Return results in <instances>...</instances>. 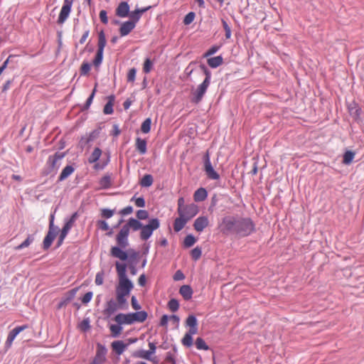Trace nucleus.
<instances>
[{
    "label": "nucleus",
    "mask_w": 364,
    "mask_h": 364,
    "mask_svg": "<svg viewBox=\"0 0 364 364\" xmlns=\"http://www.w3.org/2000/svg\"><path fill=\"white\" fill-rule=\"evenodd\" d=\"M220 232L225 236L246 237L256 231L255 223L250 217L225 215L218 224Z\"/></svg>",
    "instance_id": "nucleus-1"
},
{
    "label": "nucleus",
    "mask_w": 364,
    "mask_h": 364,
    "mask_svg": "<svg viewBox=\"0 0 364 364\" xmlns=\"http://www.w3.org/2000/svg\"><path fill=\"white\" fill-rule=\"evenodd\" d=\"M115 267L119 279V284L116 287V302L119 305V309L125 310L129 306L126 296L133 289L134 284L127 275L126 263L116 262Z\"/></svg>",
    "instance_id": "nucleus-2"
},
{
    "label": "nucleus",
    "mask_w": 364,
    "mask_h": 364,
    "mask_svg": "<svg viewBox=\"0 0 364 364\" xmlns=\"http://www.w3.org/2000/svg\"><path fill=\"white\" fill-rule=\"evenodd\" d=\"M132 228L129 225L127 221L121 228L118 234L116 235L117 246L112 247L110 249V255L112 257L118 258L124 262L128 259V253L124 251L129 245L128 237Z\"/></svg>",
    "instance_id": "nucleus-3"
},
{
    "label": "nucleus",
    "mask_w": 364,
    "mask_h": 364,
    "mask_svg": "<svg viewBox=\"0 0 364 364\" xmlns=\"http://www.w3.org/2000/svg\"><path fill=\"white\" fill-rule=\"evenodd\" d=\"M129 225L132 228V231L141 230L140 238L142 240H147L151 237L153 232L160 227V220L157 218H151L146 225H144L141 221L130 218L128 220Z\"/></svg>",
    "instance_id": "nucleus-4"
},
{
    "label": "nucleus",
    "mask_w": 364,
    "mask_h": 364,
    "mask_svg": "<svg viewBox=\"0 0 364 364\" xmlns=\"http://www.w3.org/2000/svg\"><path fill=\"white\" fill-rule=\"evenodd\" d=\"M65 152H56L53 155L48 156L46 165L41 171V175L47 176L50 174L54 176L59 167L60 164L58 163L59 160L63 159L65 156Z\"/></svg>",
    "instance_id": "nucleus-5"
},
{
    "label": "nucleus",
    "mask_w": 364,
    "mask_h": 364,
    "mask_svg": "<svg viewBox=\"0 0 364 364\" xmlns=\"http://www.w3.org/2000/svg\"><path fill=\"white\" fill-rule=\"evenodd\" d=\"M54 215L51 214L49 218L48 231L43 240L42 248L43 250H48L50 247L59 232L58 226L54 225Z\"/></svg>",
    "instance_id": "nucleus-6"
},
{
    "label": "nucleus",
    "mask_w": 364,
    "mask_h": 364,
    "mask_svg": "<svg viewBox=\"0 0 364 364\" xmlns=\"http://www.w3.org/2000/svg\"><path fill=\"white\" fill-rule=\"evenodd\" d=\"M203 171L208 178L210 180L220 179V174L214 169L211 161L210 155L208 150L203 156Z\"/></svg>",
    "instance_id": "nucleus-7"
},
{
    "label": "nucleus",
    "mask_w": 364,
    "mask_h": 364,
    "mask_svg": "<svg viewBox=\"0 0 364 364\" xmlns=\"http://www.w3.org/2000/svg\"><path fill=\"white\" fill-rule=\"evenodd\" d=\"M102 155V150L99 147L95 148L91 155L89 156L87 161L89 164H95L94 168L96 170L103 169L109 162V156H107L106 161H103L102 164L96 163L100 158Z\"/></svg>",
    "instance_id": "nucleus-8"
},
{
    "label": "nucleus",
    "mask_w": 364,
    "mask_h": 364,
    "mask_svg": "<svg viewBox=\"0 0 364 364\" xmlns=\"http://www.w3.org/2000/svg\"><path fill=\"white\" fill-rule=\"evenodd\" d=\"M73 1L74 0H64L57 20V23L58 25H63L69 17Z\"/></svg>",
    "instance_id": "nucleus-9"
},
{
    "label": "nucleus",
    "mask_w": 364,
    "mask_h": 364,
    "mask_svg": "<svg viewBox=\"0 0 364 364\" xmlns=\"http://www.w3.org/2000/svg\"><path fill=\"white\" fill-rule=\"evenodd\" d=\"M210 84V83L208 82V81H203V82L198 86L196 90L193 92L191 100V102L196 105L200 103L202 101Z\"/></svg>",
    "instance_id": "nucleus-10"
},
{
    "label": "nucleus",
    "mask_w": 364,
    "mask_h": 364,
    "mask_svg": "<svg viewBox=\"0 0 364 364\" xmlns=\"http://www.w3.org/2000/svg\"><path fill=\"white\" fill-rule=\"evenodd\" d=\"M180 211L181 214L183 215V217L187 219L188 221L194 218L199 212V208L197 205L192 203L188 205H186L184 208L182 210H177V212Z\"/></svg>",
    "instance_id": "nucleus-11"
},
{
    "label": "nucleus",
    "mask_w": 364,
    "mask_h": 364,
    "mask_svg": "<svg viewBox=\"0 0 364 364\" xmlns=\"http://www.w3.org/2000/svg\"><path fill=\"white\" fill-rule=\"evenodd\" d=\"M107 353V349L105 346L97 343L96 345V353L92 361L97 364H103L106 361Z\"/></svg>",
    "instance_id": "nucleus-12"
},
{
    "label": "nucleus",
    "mask_w": 364,
    "mask_h": 364,
    "mask_svg": "<svg viewBox=\"0 0 364 364\" xmlns=\"http://www.w3.org/2000/svg\"><path fill=\"white\" fill-rule=\"evenodd\" d=\"M79 287L73 288L64 294L57 305V309L60 310L66 306L75 296Z\"/></svg>",
    "instance_id": "nucleus-13"
},
{
    "label": "nucleus",
    "mask_w": 364,
    "mask_h": 364,
    "mask_svg": "<svg viewBox=\"0 0 364 364\" xmlns=\"http://www.w3.org/2000/svg\"><path fill=\"white\" fill-rule=\"evenodd\" d=\"M118 309H119V305L117 304L116 301L111 299L107 301L105 308L103 310V314L105 316L106 318H108Z\"/></svg>",
    "instance_id": "nucleus-14"
},
{
    "label": "nucleus",
    "mask_w": 364,
    "mask_h": 364,
    "mask_svg": "<svg viewBox=\"0 0 364 364\" xmlns=\"http://www.w3.org/2000/svg\"><path fill=\"white\" fill-rule=\"evenodd\" d=\"M27 328H28L27 325H23V326H18L15 327L14 329H12L9 332V333L7 336V339L5 343V346L6 348H9L11 346L12 342L14 341L15 338L17 336V335H18L21 331H23L24 329H26Z\"/></svg>",
    "instance_id": "nucleus-15"
},
{
    "label": "nucleus",
    "mask_w": 364,
    "mask_h": 364,
    "mask_svg": "<svg viewBox=\"0 0 364 364\" xmlns=\"http://www.w3.org/2000/svg\"><path fill=\"white\" fill-rule=\"evenodd\" d=\"M113 320L119 324H121L122 326L124 324L127 325H131L133 324V320H132V316L131 313L129 314H123L119 313L117 315H116Z\"/></svg>",
    "instance_id": "nucleus-16"
},
{
    "label": "nucleus",
    "mask_w": 364,
    "mask_h": 364,
    "mask_svg": "<svg viewBox=\"0 0 364 364\" xmlns=\"http://www.w3.org/2000/svg\"><path fill=\"white\" fill-rule=\"evenodd\" d=\"M209 225V220L207 216L203 215L197 218L193 223V228L197 232H202Z\"/></svg>",
    "instance_id": "nucleus-17"
},
{
    "label": "nucleus",
    "mask_w": 364,
    "mask_h": 364,
    "mask_svg": "<svg viewBox=\"0 0 364 364\" xmlns=\"http://www.w3.org/2000/svg\"><path fill=\"white\" fill-rule=\"evenodd\" d=\"M130 11V6L127 1H122L119 3L115 10L116 15L121 18L128 16Z\"/></svg>",
    "instance_id": "nucleus-18"
},
{
    "label": "nucleus",
    "mask_w": 364,
    "mask_h": 364,
    "mask_svg": "<svg viewBox=\"0 0 364 364\" xmlns=\"http://www.w3.org/2000/svg\"><path fill=\"white\" fill-rule=\"evenodd\" d=\"M136 25L130 21H127L121 23L119 32L121 36H126L129 35L132 30L134 29Z\"/></svg>",
    "instance_id": "nucleus-19"
},
{
    "label": "nucleus",
    "mask_w": 364,
    "mask_h": 364,
    "mask_svg": "<svg viewBox=\"0 0 364 364\" xmlns=\"http://www.w3.org/2000/svg\"><path fill=\"white\" fill-rule=\"evenodd\" d=\"M178 217L174 220L173 230L176 232H180L188 222L187 219L183 217L180 211H178Z\"/></svg>",
    "instance_id": "nucleus-20"
},
{
    "label": "nucleus",
    "mask_w": 364,
    "mask_h": 364,
    "mask_svg": "<svg viewBox=\"0 0 364 364\" xmlns=\"http://www.w3.org/2000/svg\"><path fill=\"white\" fill-rule=\"evenodd\" d=\"M348 109L350 114L355 119H358L360 117L362 109L359 105L355 101H353L348 105Z\"/></svg>",
    "instance_id": "nucleus-21"
},
{
    "label": "nucleus",
    "mask_w": 364,
    "mask_h": 364,
    "mask_svg": "<svg viewBox=\"0 0 364 364\" xmlns=\"http://www.w3.org/2000/svg\"><path fill=\"white\" fill-rule=\"evenodd\" d=\"M128 344L124 343L122 341H114L111 343L113 351L118 355H122L127 348Z\"/></svg>",
    "instance_id": "nucleus-22"
},
{
    "label": "nucleus",
    "mask_w": 364,
    "mask_h": 364,
    "mask_svg": "<svg viewBox=\"0 0 364 364\" xmlns=\"http://www.w3.org/2000/svg\"><path fill=\"white\" fill-rule=\"evenodd\" d=\"M136 150L141 155H144L147 151V141L145 139L136 137L135 141Z\"/></svg>",
    "instance_id": "nucleus-23"
},
{
    "label": "nucleus",
    "mask_w": 364,
    "mask_h": 364,
    "mask_svg": "<svg viewBox=\"0 0 364 364\" xmlns=\"http://www.w3.org/2000/svg\"><path fill=\"white\" fill-rule=\"evenodd\" d=\"M186 324L189 326V331L198 333V320L195 315H188L186 320Z\"/></svg>",
    "instance_id": "nucleus-24"
},
{
    "label": "nucleus",
    "mask_w": 364,
    "mask_h": 364,
    "mask_svg": "<svg viewBox=\"0 0 364 364\" xmlns=\"http://www.w3.org/2000/svg\"><path fill=\"white\" fill-rule=\"evenodd\" d=\"M193 291L190 285L184 284L179 289V294L184 300L188 301L192 298Z\"/></svg>",
    "instance_id": "nucleus-25"
},
{
    "label": "nucleus",
    "mask_w": 364,
    "mask_h": 364,
    "mask_svg": "<svg viewBox=\"0 0 364 364\" xmlns=\"http://www.w3.org/2000/svg\"><path fill=\"white\" fill-rule=\"evenodd\" d=\"M132 316V320L134 323H143L148 318V314L145 311H136V312L131 313Z\"/></svg>",
    "instance_id": "nucleus-26"
},
{
    "label": "nucleus",
    "mask_w": 364,
    "mask_h": 364,
    "mask_svg": "<svg viewBox=\"0 0 364 364\" xmlns=\"http://www.w3.org/2000/svg\"><path fill=\"white\" fill-rule=\"evenodd\" d=\"M78 217V212L76 211L69 218H65V223L63 228L70 232Z\"/></svg>",
    "instance_id": "nucleus-27"
},
{
    "label": "nucleus",
    "mask_w": 364,
    "mask_h": 364,
    "mask_svg": "<svg viewBox=\"0 0 364 364\" xmlns=\"http://www.w3.org/2000/svg\"><path fill=\"white\" fill-rule=\"evenodd\" d=\"M208 197V191L205 188H199L193 194V199L196 202H202Z\"/></svg>",
    "instance_id": "nucleus-28"
},
{
    "label": "nucleus",
    "mask_w": 364,
    "mask_h": 364,
    "mask_svg": "<svg viewBox=\"0 0 364 364\" xmlns=\"http://www.w3.org/2000/svg\"><path fill=\"white\" fill-rule=\"evenodd\" d=\"M75 171V168L72 165H67L61 171L58 182L65 181Z\"/></svg>",
    "instance_id": "nucleus-29"
},
{
    "label": "nucleus",
    "mask_w": 364,
    "mask_h": 364,
    "mask_svg": "<svg viewBox=\"0 0 364 364\" xmlns=\"http://www.w3.org/2000/svg\"><path fill=\"white\" fill-rule=\"evenodd\" d=\"M107 102L105 104L103 112L105 114H112L114 112L113 105L115 100V96L114 95H111L107 97Z\"/></svg>",
    "instance_id": "nucleus-30"
},
{
    "label": "nucleus",
    "mask_w": 364,
    "mask_h": 364,
    "mask_svg": "<svg viewBox=\"0 0 364 364\" xmlns=\"http://www.w3.org/2000/svg\"><path fill=\"white\" fill-rule=\"evenodd\" d=\"M208 65L212 68H217L223 63L222 55L209 58L207 60Z\"/></svg>",
    "instance_id": "nucleus-31"
},
{
    "label": "nucleus",
    "mask_w": 364,
    "mask_h": 364,
    "mask_svg": "<svg viewBox=\"0 0 364 364\" xmlns=\"http://www.w3.org/2000/svg\"><path fill=\"white\" fill-rule=\"evenodd\" d=\"M107 44V40L105 34L103 30L98 33V42H97V51L103 52L105 47Z\"/></svg>",
    "instance_id": "nucleus-32"
},
{
    "label": "nucleus",
    "mask_w": 364,
    "mask_h": 364,
    "mask_svg": "<svg viewBox=\"0 0 364 364\" xmlns=\"http://www.w3.org/2000/svg\"><path fill=\"white\" fill-rule=\"evenodd\" d=\"M196 333V332L188 331L182 338L181 343L186 347H191L193 345V335Z\"/></svg>",
    "instance_id": "nucleus-33"
},
{
    "label": "nucleus",
    "mask_w": 364,
    "mask_h": 364,
    "mask_svg": "<svg viewBox=\"0 0 364 364\" xmlns=\"http://www.w3.org/2000/svg\"><path fill=\"white\" fill-rule=\"evenodd\" d=\"M197 242V238L192 234L186 235L183 240V246L184 248H189Z\"/></svg>",
    "instance_id": "nucleus-34"
},
{
    "label": "nucleus",
    "mask_w": 364,
    "mask_h": 364,
    "mask_svg": "<svg viewBox=\"0 0 364 364\" xmlns=\"http://www.w3.org/2000/svg\"><path fill=\"white\" fill-rule=\"evenodd\" d=\"M34 240H35L34 235H28V237H26V239L22 243H21L18 246L15 247L14 249L16 250H20L23 248H26V247H28L34 241Z\"/></svg>",
    "instance_id": "nucleus-35"
},
{
    "label": "nucleus",
    "mask_w": 364,
    "mask_h": 364,
    "mask_svg": "<svg viewBox=\"0 0 364 364\" xmlns=\"http://www.w3.org/2000/svg\"><path fill=\"white\" fill-rule=\"evenodd\" d=\"M154 182L153 176L151 174H145L141 179L139 184L142 187H150Z\"/></svg>",
    "instance_id": "nucleus-36"
},
{
    "label": "nucleus",
    "mask_w": 364,
    "mask_h": 364,
    "mask_svg": "<svg viewBox=\"0 0 364 364\" xmlns=\"http://www.w3.org/2000/svg\"><path fill=\"white\" fill-rule=\"evenodd\" d=\"M355 152L350 150L346 151L343 156V164L349 165L353 161L355 157Z\"/></svg>",
    "instance_id": "nucleus-37"
},
{
    "label": "nucleus",
    "mask_w": 364,
    "mask_h": 364,
    "mask_svg": "<svg viewBox=\"0 0 364 364\" xmlns=\"http://www.w3.org/2000/svg\"><path fill=\"white\" fill-rule=\"evenodd\" d=\"M123 328L121 324H112L109 326V330L111 331V335L113 338H117L119 336Z\"/></svg>",
    "instance_id": "nucleus-38"
},
{
    "label": "nucleus",
    "mask_w": 364,
    "mask_h": 364,
    "mask_svg": "<svg viewBox=\"0 0 364 364\" xmlns=\"http://www.w3.org/2000/svg\"><path fill=\"white\" fill-rule=\"evenodd\" d=\"M97 84L96 83L94 89L92 90V93L90 94L89 97L87 99L85 103L84 104V105L81 108L82 111L87 110L90 108L91 104L92 102V100L94 99V97L95 95L96 91H97Z\"/></svg>",
    "instance_id": "nucleus-39"
},
{
    "label": "nucleus",
    "mask_w": 364,
    "mask_h": 364,
    "mask_svg": "<svg viewBox=\"0 0 364 364\" xmlns=\"http://www.w3.org/2000/svg\"><path fill=\"white\" fill-rule=\"evenodd\" d=\"M100 184L103 189H108L112 186L111 176L109 175H105L100 180Z\"/></svg>",
    "instance_id": "nucleus-40"
},
{
    "label": "nucleus",
    "mask_w": 364,
    "mask_h": 364,
    "mask_svg": "<svg viewBox=\"0 0 364 364\" xmlns=\"http://www.w3.org/2000/svg\"><path fill=\"white\" fill-rule=\"evenodd\" d=\"M133 356L135 358H144L147 360L151 359V354L149 352V350H145L142 349L135 351L133 353Z\"/></svg>",
    "instance_id": "nucleus-41"
},
{
    "label": "nucleus",
    "mask_w": 364,
    "mask_h": 364,
    "mask_svg": "<svg viewBox=\"0 0 364 364\" xmlns=\"http://www.w3.org/2000/svg\"><path fill=\"white\" fill-rule=\"evenodd\" d=\"M59 236H58V241H57V243H56V248H58L59 247H60L63 243V241L65 240V238L67 237L68 234L69 233V231L64 229L63 228H62L61 230L59 229Z\"/></svg>",
    "instance_id": "nucleus-42"
},
{
    "label": "nucleus",
    "mask_w": 364,
    "mask_h": 364,
    "mask_svg": "<svg viewBox=\"0 0 364 364\" xmlns=\"http://www.w3.org/2000/svg\"><path fill=\"white\" fill-rule=\"evenodd\" d=\"M128 253V263L130 262H137L139 253L135 251L134 249H129L127 251Z\"/></svg>",
    "instance_id": "nucleus-43"
},
{
    "label": "nucleus",
    "mask_w": 364,
    "mask_h": 364,
    "mask_svg": "<svg viewBox=\"0 0 364 364\" xmlns=\"http://www.w3.org/2000/svg\"><path fill=\"white\" fill-rule=\"evenodd\" d=\"M151 119L146 118L141 125V131L144 134H148L151 131Z\"/></svg>",
    "instance_id": "nucleus-44"
},
{
    "label": "nucleus",
    "mask_w": 364,
    "mask_h": 364,
    "mask_svg": "<svg viewBox=\"0 0 364 364\" xmlns=\"http://www.w3.org/2000/svg\"><path fill=\"white\" fill-rule=\"evenodd\" d=\"M221 23H222L223 28L225 32V38L227 40H228L231 38V35H232L231 28L229 26L226 19L221 18Z\"/></svg>",
    "instance_id": "nucleus-45"
},
{
    "label": "nucleus",
    "mask_w": 364,
    "mask_h": 364,
    "mask_svg": "<svg viewBox=\"0 0 364 364\" xmlns=\"http://www.w3.org/2000/svg\"><path fill=\"white\" fill-rule=\"evenodd\" d=\"M195 344L198 350H208L210 349L205 341L200 337L196 338Z\"/></svg>",
    "instance_id": "nucleus-46"
},
{
    "label": "nucleus",
    "mask_w": 364,
    "mask_h": 364,
    "mask_svg": "<svg viewBox=\"0 0 364 364\" xmlns=\"http://www.w3.org/2000/svg\"><path fill=\"white\" fill-rule=\"evenodd\" d=\"M101 127L94 129L92 131L88 136H87L86 142H92L97 139L100 136Z\"/></svg>",
    "instance_id": "nucleus-47"
},
{
    "label": "nucleus",
    "mask_w": 364,
    "mask_h": 364,
    "mask_svg": "<svg viewBox=\"0 0 364 364\" xmlns=\"http://www.w3.org/2000/svg\"><path fill=\"white\" fill-rule=\"evenodd\" d=\"M167 306L170 311L176 312L179 309V302L176 299H171L167 304Z\"/></svg>",
    "instance_id": "nucleus-48"
},
{
    "label": "nucleus",
    "mask_w": 364,
    "mask_h": 364,
    "mask_svg": "<svg viewBox=\"0 0 364 364\" xmlns=\"http://www.w3.org/2000/svg\"><path fill=\"white\" fill-rule=\"evenodd\" d=\"M202 255V249L197 246L191 251V256L194 261L198 260Z\"/></svg>",
    "instance_id": "nucleus-49"
},
{
    "label": "nucleus",
    "mask_w": 364,
    "mask_h": 364,
    "mask_svg": "<svg viewBox=\"0 0 364 364\" xmlns=\"http://www.w3.org/2000/svg\"><path fill=\"white\" fill-rule=\"evenodd\" d=\"M131 202H134L136 207L139 208H144L146 205V201L143 196L136 198V196H134L131 199Z\"/></svg>",
    "instance_id": "nucleus-50"
},
{
    "label": "nucleus",
    "mask_w": 364,
    "mask_h": 364,
    "mask_svg": "<svg viewBox=\"0 0 364 364\" xmlns=\"http://www.w3.org/2000/svg\"><path fill=\"white\" fill-rule=\"evenodd\" d=\"M153 68V62L147 58L143 65V72L146 74L149 73Z\"/></svg>",
    "instance_id": "nucleus-51"
},
{
    "label": "nucleus",
    "mask_w": 364,
    "mask_h": 364,
    "mask_svg": "<svg viewBox=\"0 0 364 364\" xmlns=\"http://www.w3.org/2000/svg\"><path fill=\"white\" fill-rule=\"evenodd\" d=\"M149 212L146 210H139L136 211V220H144L149 218Z\"/></svg>",
    "instance_id": "nucleus-52"
},
{
    "label": "nucleus",
    "mask_w": 364,
    "mask_h": 364,
    "mask_svg": "<svg viewBox=\"0 0 364 364\" xmlns=\"http://www.w3.org/2000/svg\"><path fill=\"white\" fill-rule=\"evenodd\" d=\"M103 60V52L97 51L92 63L95 67H99Z\"/></svg>",
    "instance_id": "nucleus-53"
},
{
    "label": "nucleus",
    "mask_w": 364,
    "mask_h": 364,
    "mask_svg": "<svg viewBox=\"0 0 364 364\" xmlns=\"http://www.w3.org/2000/svg\"><path fill=\"white\" fill-rule=\"evenodd\" d=\"M195 17L196 14L193 11H191L185 16L183 23H184V25L188 26L194 21Z\"/></svg>",
    "instance_id": "nucleus-54"
},
{
    "label": "nucleus",
    "mask_w": 364,
    "mask_h": 364,
    "mask_svg": "<svg viewBox=\"0 0 364 364\" xmlns=\"http://www.w3.org/2000/svg\"><path fill=\"white\" fill-rule=\"evenodd\" d=\"M221 46L214 45L211 46L204 54L203 58H208L209 56L213 55L215 53L218 51V50L220 48Z\"/></svg>",
    "instance_id": "nucleus-55"
},
{
    "label": "nucleus",
    "mask_w": 364,
    "mask_h": 364,
    "mask_svg": "<svg viewBox=\"0 0 364 364\" xmlns=\"http://www.w3.org/2000/svg\"><path fill=\"white\" fill-rule=\"evenodd\" d=\"M91 69V65L87 62H83L80 67V75H87Z\"/></svg>",
    "instance_id": "nucleus-56"
},
{
    "label": "nucleus",
    "mask_w": 364,
    "mask_h": 364,
    "mask_svg": "<svg viewBox=\"0 0 364 364\" xmlns=\"http://www.w3.org/2000/svg\"><path fill=\"white\" fill-rule=\"evenodd\" d=\"M128 16H129V21H132L135 25H136V23L141 18L138 15V12H136L135 10L129 11V14L128 15Z\"/></svg>",
    "instance_id": "nucleus-57"
},
{
    "label": "nucleus",
    "mask_w": 364,
    "mask_h": 364,
    "mask_svg": "<svg viewBox=\"0 0 364 364\" xmlns=\"http://www.w3.org/2000/svg\"><path fill=\"white\" fill-rule=\"evenodd\" d=\"M114 210L103 208L101 210V216L105 219H109L113 216Z\"/></svg>",
    "instance_id": "nucleus-58"
},
{
    "label": "nucleus",
    "mask_w": 364,
    "mask_h": 364,
    "mask_svg": "<svg viewBox=\"0 0 364 364\" xmlns=\"http://www.w3.org/2000/svg\"><path fill=\"white\" fill-rule=\"evenodd\" d=\"M136 69L135 68H131L127 73V82H134L136 79Z\"/></svg>",
    "instance_id": "nucleus-59"
},
{
    "label": "nucleus",
    "mask_w": 364,
    "mask_h": 364,
    "mask_svg": "<svg viewBox=\"0 0 364 364\" xmlns=\"http://www.w3.org/2000/svg\"><path fill=\"white\" fill-rule=\"evenodd\" d=\"M80 328L84 332H86L90 328V320L88 318H85L82 321V322L80 324Z\"/></svg>",
    "instance_id": "nucleus-60"
},
{
    "label": "nucleus",
    "mask_w": 364,
    "mask_h": 364,
    "mask_svg": "<svg viewBox=\"0 0 364 364\" xmlns=\"http://www.w3.org/2000/svg\"><path fill=\"white\" fill-rule=\"evenodd\" d=\"M103 282H104V272L100 271L97 273V274L95 276V282L96 285L100 286L103 284Z\"/></svg>",
    "instance_id": "nucleus-61"
},
{
    "label": "nucleus",
    "mask_w": 364,
    "mask_h": 364,
    "mask_svg": "<svg viewBox=\"0 0 364 364\" xmlns=\"http://www.w3.org/2000/svg\"><path fill=\"white\" fill-rule=\"evenodd\" d=\"M97 225L98 228H100L102 230L107 231L109 230V226L108 225L107 223L105 220H98L97 223Z\"/></svg>",
    "instance_id": "nucleus-62"
},
{
    "label": "nucleus",
    "mask_w": 364,
    "mask_h": 364,
    "mask_svg": "<svg viewBox=\"0 0 364 364\" xmlns=\"http://www.w3.org/2000/svg\"><path fill=\"white\" fill-rule=\"evenodd\" d=\"M165 361L170 364H176L174 353H172L171 352L166 353Z\"/></svg>",
    "instance_id": "nucleus-63"
},
{
    "label": "nucleus",
    "mask_w": 364,
    "mask_h": 364,
    "mask_svg": "<svg viewBox=\"0 0 364 364\" xmlns=\"http://www.w3.org/2000/svg\"><path fill=\"white\" fill-rule=\"evenodd\" d=\"M93 293L92 291H88L85 294V295L82 298V302L84 304H88L92 298Z\"/></svg>",
    "instance_id": "nucleus-64"
}]
</instances>
